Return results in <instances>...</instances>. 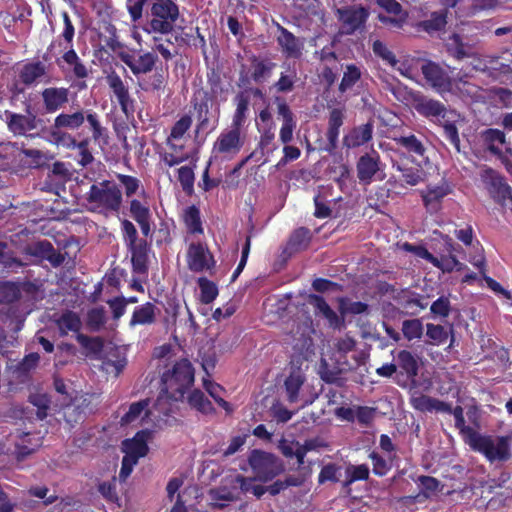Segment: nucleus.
Masks as SVG:
<instances>
[{
    "label": "nucleus",
    "mask_w": 512,
    "mask_h": 512,
    "mask_svg": "<svg viewBox=\"0 0 512 512\" xmlns=\"http://www.w3.org/2000/svg\"><path fill=\"white\" fill-rule=\"evenodd\" d=\"M121 204V190L111 181L104 180L93 184L86 194L88 210L104 216L117 213Z\"/></svg>",
    "instance_id": "obj_1"
},
{
    "label": "nucleus",
    "mask_w": 512,
    "mask_h": 512,
    "mask_svg": "<svg viewBox=\"0 0 512 512\" xmlns=\"http://www.w3.org/2000/svg\"><path fill=\"white\" fill-rule=\"evenodd\" d=\"M512 445V433L506 436H483L478 434L472 438L470 447L482 453L489 461L505 462L512 456L510 447Z\"/></svg>",
    "instance_id": "obj_2"
},
{
    "label": "nucleus",
    "mask_w": 512,
    "mask_h": 512,
    "mask_svg": "<svg viewBox=\"0 0 512 512\" xmlns=\"http://www.w3.org/2000/svg\"><path fill=\"white\" fill-rule=\"evenodd\" d=\"M194 372L191 363L182 359L174 364L162 376L163 387L171 393L174 400H182L185 390L193 383Z\"/></svg>",
    "instance_id": "obj_3"
},
{
    "label": "nucleus",
    "mask_w": 512,
    "mask_h": 512,
    "mask_svg": "<svg viewBox=\"0 0 512 512\" xmlns=\"http://www.w3.org/2000/svg\"><path fill=\"white\" fill-rule=\"evenodd\" d=\"M179 17V9L176 3L167 1H154L151 7L150 20L144 30L151 33L168 34Z\"/></svg>",
    "instance_id": "obj_4"
},
{
    "label": "nucleus",
    "mask_w": 512,
    "mask_h": 512,
    "mask_svg": "<svg viewBox=\"0 0 512 512\" xmlns=\"http://www.w3.org/2000/svg\"><path fill=\"white\" fill-rule=\"evenodd\" d=\"M246 141L243 129L230 126L218 135L212 147V157L219 160H232L241 151Z\"/></svg>",
    "instance_id": "obj_5"
},
{
    "label": "nucleus",
    "mask_w": 512,
    "mask_h": 512,
    "mask_svg": "<svg viewBox=\"0 0 512 512\" xmlns=\"http://www.w3.org/2000/svg\"><path fill=\"white\" fill-rule=\"evenodd\" d=\"M255 479L267 482L281 474L285 467L283 461L272 453L253 450L248 458Z\"/></svg>",
    "instance_id": "obj_6"
},
{
    "label": "nucleus",
    "mask_w": 512,
    "mask_h": 512,
    "mask_svg": "<svg viewBox=\"0 0 512 512\" xmlns=\"http://www.w3.org/2000/svg\"><path fill=\"white\" fill-rule=\"evenodd\" d=\"M87 120L93 133V138L98 139L102 135V126L98 115L93 111L77 110L73 113L58 114L53 123L54 129L77 130Z\"/></svg>",
    "instance_id": "obj_7"
},
{
    "label": "nucleus",
    "mask_w": 512,
    "mask_h": 512,
    "mask_svg": "<svg viewBox=\"0 0 512 512\" xmlns=\"http://www.w3.org/2000/svg\"><path fill=\"white\" fill-rule=\"evenodd\" d=\"M108 45L118 55L120 60L130 68L134 75L151 72L156 63L157 56L151 52L135 56L126 51L116 40H112Z\"/></svg>",
    "instance_id": "obj_8"
},
{
    "label": "nucleus",
    "mask_w": 512,
    "mask_h": 512,
    "mask_svg": "<svg viewBox=\"0 0 512 512\" xmlns=\"http://www.w3.org/2000/svg\"><path fill=\"white\" fill-rule=\"evenodd\" d=\"M481 179L495 201L512 209V189L497 172L492 169H484L481 172Z\"/></svg>",
    "instance_id": "obj_9"
},
{
    "label": "nucleus",
    "mask_w": 512,
    "mask_h": 512,
    "mask_svg": "<svg viewBox=\"0 0 512 512\" xmlns=\"http://www.w3.org/2000/svg\"><path fill=\"white\" fill-rule=\"evenodd\" d=\"M4 115L8 130L15 136H26L30 131L45 129L44 120L29 111L24 115L6 110Z\"/></svg>",
    "instance_id": "obj_10"
},
{
    "label": "nucleus",
    "mask_w": 512,
    "mask_h": 512,
    "mask_svg": "<svg viewBox=\"0 0 512 512\" xmlns=\"http://www.w3.org/2000/svg\"><path fill=\"white\" fill-rule=\"evenodd\" d=\"M421 71L427 83L437 93L444 96L446 93L452 92L455 78H452L448 71L439 64L428 61L422 65Z\"/></svg>",
    "instance_id": "obj_11"
},
{
    "label": "nucleus",
    "mask_w": 512,
    "mask_h": 512,
    "mask_svg": "<svg viewBox=\"0 0 512 512\" xmlns=\"http://www.w3.org/2000/svg\"><path fill=\"white\" fill-rule=\"evenodd\" d=\"M196 101V132L209 133L213 131L218 125L219 109L218 107L213 109V102L206 94H204L200 99L197 96Z\"/></svg>",
    "instance_id": "obj_12"
},
{
    "label": "nucleus",
    "mask_w": 512,
    "mask_h": 512,
    "mask_svg": "<svg viewBox=\"0 0 512 512\" xmlns=\"http://www.w3.org/2000/svg\"><path fill=\"white\" fill-rule=\"evenodd\" d=\"M481 138L491 153L506 161V167L510 170L511 164L507 160L512 156V146L506 141L504 132L499 129H487L481 133Z\"/></svg>",
    "instance_id": "obj_13"
},
{
    "label": "nucleus",
    "mask_w": 512,
    "mask_h": 512,
    "mask_svg": "<svg viewBox=\"0 0 512 512\" xmlns=\"http://www.w3.org/2000/svg\"><path fill=\"white\" fill-rule=\"evenodd\" d=\"M187 265L193 272L210 271L215 265V260L205 245L191 243L187 250Z\"/></svg>",
    "instance_id": "obj_14"
},
{
    "label": "nucleus",
    "mask_w": 512,
    "mask_h": 512,
    "mask_svg": "<svg viewBox=\"0 0 512 512\" xmlns=\"http://www.w3.org/2000/svg\"><path fill=\"white\" fill-rule=\"evenodd\" d=\"M337 15L343 24L345 32L347 34H352L364 26L369 16V12L364 7L352 6L337 9Z\"/></svg>",
    "instance_id": "obj_15"
},
{
    "label": "nucleus",
    "mask_w": 512,
    "mask_h": 512,
    "mask_svg": "<svg viewBox=\"0 0 512 512\" xmlns=\"http://www.w3.org/2000/svg\"><path fill=\"white\" fill-rule=\"evenodd\" d=\"M70 91L65 87H47L40 93L46 113L53 114L61 110L69 102Z\"/></svg>",
    "instance_id": "obj_16"
},
{
    "label": "nucleus",
    "mask_w": 512,
    "mask_h": 512,
    "mask_svg": "<svg viewBox=\"0 0 512 512\" xmlns=\"http://www.w3.org/2000/svg\"><path fill=\"white\" fill-rule=\"evenodd\" d=\"M149 436L150 432L148 430H142L136 433L132 439L123 441L122 450L125 453V457H130L135 461L144 457L148 452L147 440Z\"/></svg>",
    "instance_id": "obj_17"
},
{
    "label": "nucleus",
    "mask_w": 512,
    "mask_h": 512,
    "mask_svg": "<svg viewBox=\"0 0 512 512\" xmlns=\"http://www.w3.org/2000/svg\"><path fill=\"white\" fill-rule=\"evenodd\" d=\"M476 70L488 72L492 77L499 78L501 76L510 75L512 68L509 63L504 62L498 56L486 55L477 60L474 64Z\"/></svg>",
    "instance_id": "obj_18"
},
{
    "label": "nucleus",
    "mask_w": 512,
    "mask_h": 512,
    "mask_svg": "<svg viewBox=\"0 0 512 512\" xmlns=\"http://www.w3.org/2000/svg\"><path fill=\"white\" fill-rule=\"evenodd\" d=\"M47 67L42 62H31L24 64L19 70V78L25 85H33L37 82L48 83Z\"/></svg>",
    "instance_id": "obj_19"
},
{
    "label": "nucleus",
    "mask_w": 512,
    "mask_h": 512,
    "mask_svg": "<svg viewBox=\"0 0 512 512\" xmlns=\"http://www.w3.org/2000/svg\"><path fill=\"white\" fill-rule=\"evenodd\" d=\"M178 401L179 400H174L171 393L163 387L154 403L153 408L150 409V411H154V415H151V421H164V417L174 412L176 403Z\"/></svg>",
    "instance_id": "obj_20"
},
{
    "label": "nucleus",
    "mask_w": 512,
    "mask_h": 512,
    "mask_svg": "<svg viewBox=\"0 0 512 512\" xmlns=\"http://www.w3.org/2000/svg\"><path fill=\"white\" fill-rule=\"evenodd\" d=\"M415 110L422 116L431 120H440L445 117L446 107L440 101L419 97L415 100Z\"/></svg>",
    "instance_id": "obj_21"
},
{
    "label": "nucleus",
    "mask_w": 512,
    "mask_h": 512,
    "mask_svg": "<svg viewBox=\"0 0 512 512\" xmlns=\"http://www.w3.org/2000/svg\"><path fill=\"white\" fill-rule=\"evenodd\" d=\"M277 113L282 118V126L279 132L280 141L287 144L293 139V131L296 128V120L289 106L282 100H278Z\"/></svg>",
    "instance_id": "obj_22"
},
{
    "label": "nucleus",
    "mask_w": 512,
    "mask_h": 512,
    "mask_svg": "<svg viewBox=\"0 0 512 512\" xmlns=\"http://www.w3.org/2000/svg\"><path fill=\"white\" fill-rule=\"evenodd\" d=\"M148 405V400L132 403L129 410L121 418V423L137 425L146 422L148 419L151 420V415H154V411H150Z\"/></svg>",
    "instance_id": "obj_23"
},
{
    "label": "nucleus",
    "mask_w": 512,
    "mask_h": 512,
    "mask_svg": "<svg viewBox=\"0 0 512 512\" xmlns=\"http://www.w3.org/2000/svg\"><path fill=\"white\" fill-rule=\"evenodd\" d=\"M107 83L115 94L123 112L128 114L132 100L130 99L129 91L122 79L116 73H111L107 76Z\"/></svg>",
    "instance_id": "obj_24"
},
{
    "label": "nucleus",
    "mask_w": 512,
    "mask_h": 512,
    "mask_svg": "<svg viewBox=\"0 0 512 512\" xmlns=\"http://www.w3.org/2000/svg\"><path fill=\"white\" fill-rule=\"evenodd\" d=\"M450 193V188L446 183L435 186H428L427 190L422 192V198L425 206L431 212L439 208L440 201Z\"/></svg>",
    "instance_id": "obj_25"
},
{
    "label": "nucleus",
    "mask_w": 512,
    "mask_h": 512,
    "mask_svg": "<svg viewBox=\"0 0 512 512\" xmlns=\"http://www.w3.org/2000/svg\"><path fill=\"white\" fill-rule=\"evenodd\" d=\"M130 213L133 219L139 224L143 235L148 236L151 232V213L149 207L139 200L134 199L130 202Z\"/></svg>",
    "instance_id": "obj_26"
},
{
    "label": "nucleus",
    "mask_w": 512,
    "mask_h": 512,
    "mask_svg": "<svg viewBox=\"0 0 512 512\" xmlns=\"http://www.w3.org/2000/svg\"><path fill=\"white\" fill-rule=\"evenodd\" d=\"M131 253V261L133 269L137 273H145L147 271L148 262V245L146 241L140 240L139 243L128 247Z\"/></svg>",
    "instance_id": "obj_27"
},
{
    "label": "nucleus",
    "mask_w": 512,
    "mask_h": 512,
    "mask_svg": "<svg viewBox=\"0 0 512 512\" xmlns=\"http://www.w3.org/2000/svg\"><path fill=\"white\" fill-rule=\"evenodd\" d=\"M378 170V157L368 154L360 157L357 163V174L362 183L369 184Z\"/></svg>",
    "instance_id": "obj_28"
},
{
    "label": "nucleus",
    "mask_w": 512,
    "mask_h": 512,
    "mask_svg": "<svg viewBox=\"0 0 512 512\" xmlns=\"http://www.w3.org/2000/svg\"><path fill=\"white\" fill-rule=\"evenodd\" d=\"M55 323L59 329L61 336L67 335L69 332L77 333L80 331L82 322L77 313L72 311H66L61 314Z\"/></svg>",
    "instance_id": "obj_29"
},
{
    "label": "nucleus",
    "mask_w": 512,
    "mask_h": 512,
    "mask_svg": "<svg viewBox=\"0 0 512 512\" xmlns=\"http://www.w3.org/2000/svg\"><path fill=\"white\" fill-rule=\"evenodd\" d=\"M372 138V126L365 124L354 128L344 139V145L348 148H354L367 143Z\"/></svg>",
    "instance_id": "obj_30"
},
{
    "label": "nucleus",
    "mask_w": 512,
    "mask_h": 512,
    "mask_svg": "<svg viewBox=\"0 0 512 512\" xmlns=\"http://www.w3.org/2000/svg\"><path fill=\"white\" fill-rule=\"evenodd\" d=\"M278 43L283 52L289 57H299L302 50V43L288 30L281 28L278 36Z\"/></svg>",
    "instance_id": "obj_31"
},
{
    "label": "nucleus",
    "mask_w": 512,
    "mask_h": 512,
    "mask_svg": "<svg viewBox=\"0 0 512 512\" xmlns=\"http://www.w3.org/2000/svg\"><path fill=\"white\" fill-rule=\"evenodd\" d=\"M395 141L409 153H413L414 155L421 157L425 163H429L428 157L425 156L426 148L423 142L415 135H402L395 138Z\"/></svg>",
    "instance_id": "obj_32"
},
{
    "label": "nucleus",
    "mask_w": 512,
    "mask_h": 512,
    "mask_svg": "<svg viewBox=\"0 0 512 512\" xmlns=\"http://www.w3.org/2000/svg\"><path fill=\"white\" fill-rule=\"evenodd\" d=\"M309 303L315 309L316 314H319L323 316L325 319H327L331 326H339L340 318L321 296L311 295L309 298Z\"/></svg>",
    "instance_id": "obj_33"
},
{
    "label": "nucleus",
    "mask_w": 512,
    "mask_h": 512,
    "mask_svg": "<svg viewBox=\"0 0 512 512\" xmlns=\"http://www.w3.org/2000/svg\"><path fill=\"white\" fill-rule=\"evenodd\" d=\"M412 405L419 411H439V412H450V405L431 398L426 395H421L412 399Z\"/></svg>",
    "instance_id": "obj_34"
},
{
    "label": "nucleus",
    "mask_w": 512,
    "mask_h": 512,
    "mask_svg": "<svg viewBox=\"0 0 512 512\" xmlns=\"http://www.w3.org/2000/svg\"><path fill=\"white\" fill-rule=\"evenodd\" d=\"M155 309V306L149 302L136 307L130 320V326L152 324L155 321Z\"/></svg>",
    "instance_id": "obj_35"
},
{
    "label": "nucleus",
    "mask_w": 512,
    "mask_h": 512,
    "mask_svg": "<svg viewBox=\"0 0 512 512\" xmlns=\"http://www.w3.org/2000/svg\"><path fill=\"white\" fill-rule=\"evenodd\" d=\"M345 114L344 111L338 108L332 109L329 116V127L327 131V139L330 145L336 147L339 129L344 122Z\"/></svg>",
    "instance_id": "obj_36"
},
{
    "label": "nucleus",
    "mask_w": 512,
    "mask_h": 512,
    "mask_svg": "<svg viewBox=\"0 0 512 512\" xmlns=\"http://www.w3.org/2000/svg\"><path fill=\"white\" fill-rule=\"evenodd\" d=\"M305 378L301 371H293L285 381V388L288 400L295 403L299 400V391L304 384Z\"/></svg>",
    "instance_id": "obj_37"
},
{
    "label": "nucleus",
    "mask_w": 512,
    "mask_h": 512,
    "mask_svg": "<svg viewBox=\"0 0 512 512\" xmlns=\"http://www.w3.org/2000/svg\"><path fill=\"white\" fill-rule=\"evenodd\" d=\"M236 110L233 115L231 126L243 129L246 113L248 111L249 97L244 93H240L235 98Z\"/></svg>",
    "instance_id": "obj_38"
},
{
    "label": "nucleus",
    "mask_w": 512,
    "mask_h": 512,
    "mask_svg": "<svg viewBox=\"0 0 512 512\" xmlns=\"http://www.w3.org/2000/svg\"><path fill=\"white\" fill-rule=\"evenodd\" d=\"M395 359L397 361V367H400L408 377L414 378L417 375L418 364L409 351L401 350Z\"/></svg>",
    "instance_id": "obj_39"
},
{
    "label": "nucleus",
    "mask_w": 512,
    "mask_h": 512,
    "mask_svg": "<svg viewBox=\"0 0 512 512\" xmlns=\"http://www.w3.org/2000/svg\"><path fill=\"white\" fill-rule=\"evenodd\" d=\"M479 92L478 86L459 77L454 79L453 90L450 93L463 98L476 99L479 96Z\"/></svg>",
    "instance_id": "obj_40"
},
{
    "label": "nucleus",
    "mask_w": 512,
    "mask_h": 512,
    "mask_svg": "<svg viewBox=\"0 0 512 512\" xmlns=\"http://www.w3.org/2000/svg\"><path fill=\"white\" fill-rule=\"evenodd\" d=\"M188 403L203 414H210L214 411L212 403L200 390H194L188 396Z\"/></svg>",
    "instance_id": "obj_41"
},
{
    "label": "nucleus",
    "mask_w": 512,
    "mask_h": 512,
    "mask_svg": "<svg viewBox=\"0 0 512 512\" xmlns=\"http://www.w3.org/2000/svg\"><path fill=\"white\" fill-rule=\"evenodd\" d=\"M64 62L72 69L77 78H85L88 75L87 68L81 63L78 55L73 49L63 55Z\"/></svg>",
    "instance_id": "obj_42"
},
{
    "label": "nucleus",
    "mask_w": 512,
    "mask_h": 512,
    "mask_svg": "<svg viewBox=\"0 0 512 512\" xmlns=\"http://www.w3.org/2000/svg\"><path fill=\"white\" fill-rule=\"evenodd\" d=\"M360 77V69L355 65H348L346 67V70L344 71L343 78L339 85L340 92L344 93L347 90L351 89L360 79Z\"/></svg>",
    "instance_id": "obj_43"
},
{
    "label": "nucleus",
    "mask_w": 512,
    "mask_h": 512,
    "mask_svg": "<svg viewBox=\"0 0 512 512\" xmlns=\"http://www.w3.org/2000/svg\"><path fill=\"white\" fill-rule=\"evenodd\" d=\"M192 125V118L188 115L182 116L171 128L168 139L172 141H181L185 133L190 129Z\"/></svg>",
    "instance_id": "obj_44"
},
{
    "label": "nucleus",
    "mask_w": 512,
    "mask_h": 512,
    "mask_svg": "<svg viewBox=\"0 0 512 512\" xmlns=\"http://www.w3.org/2000/svg\"><path fill=\"white\" fill-rule=\"evenodd\" d=\"M339 311L345 316L347 314H362L368 310V305L363 302H353L347 298H339Z\"/></svg>",
    "instance_id": "obj_45"
},
{
    "label": "nucleus",
    "mask_w": 512,
    "mask_h": 512,
    "mask_svg": "<svg viewBox=\"0 0 512 512\" xmlns=\"http://www.w3.org/2000/svg\"><path fill=\"white\" fill-rule=\"evenodd\" d=\"M402 332L409 341L420 339L423 334L422 322L419 319L405 320L402 324Z\"/></svg>",
    "instance_id": "obj_46"
},
{
    "label": "nucleus",
    "mask_w": 512,
    "mask_h": 512,
    "mask_svg": "<svg viewBox=\"0 0 512 512\" xmlns=\"http://www.w3.org/2000/svg\"><path fill=\"white\" fill-rule=\"evenodd\" d=\"M233 482L235 484H238L240 489L244 493L250 492L253 495H255L257 498H260L266 492V487L261 486V485H254L252 479L246 478L242 475H237L234 478Z\"/></svg>",
    "instance_id": "obj_47"
},
{
    "label": "nucleus",
    "mask_w": 512,
    "mask_h": 512,
    "mask_svg": "<svg viewBox=\"0 0 512 512\" xmlns=\"http://www.w3.org/2000/svg\"><path fill=\"white\" fill-rule=\"evenodd\" d=\"M198 285L201 292V301L203 303L209 304L217 297L218 288L212 281L206 278H199Z\"/></svg>",
    "instance_id": "obj_48"
},
{
    "label": "nucleus",
    "mask_w": 512,
    "mask_h": 512,
    "mask_svg": "<svg viewBox=\"0 0 512 512\" xmlns=\"http://www.w3.org/2000/svg\"><path fill=\"white\" fill-rule=\"evenodd\" d=\"M311 238L310 230L304 227L298 228L290 237L289 244L294 250H301L307 247Z\"/></svg>",
    "instance_id": "obj_49"
},
{
    "label": "nucleus",
    "mask_w": 512,
    "mask_h": 512,
    "mask_svg": "<svg viewBox=\"0 0 512 512\" xmlns=\"http://www.w3.org/2000/svg\"><path fill=\"white\" fill-rule=\"evenodd\" d=\"M152 49L158 51L165 60H170L176 54L174 45L170 40H163L162 37L153 36Z\"/></svg>",
    "instance_id": "obj_50"
},
{
    "label": "nucleus",
    "mask_w": 512,
    "mask_h": 512,
    "mask_svg": "<svg viewBox=\"0 0 512 512\" xmlns=\"http://www.w3.org/2000/svg\"><path fill=\"white\" fill-rule=\"evenodd\" d=\"M184 221L188 230L192 233H201L202 226L199 211L196 207L191 206L185 210Z\"/></svg>",
    "instance_id": "obj_51"
},
{
    "label": "nucleus",
    "mask_w": 512,
    "mask_h": 512,
    "mask_svg": "<svg viewBox=\"0 0 512 512\" xmlns=\"http://www.w3.org/2000/svg\"><path fill=\"white\" fill-rule=\"evenodd\" d=\"M204 388L209 395L227 412H231L230 404L222 398L223 388L210 380H204Z\"/></svg>",
    "instance_id": "obj_52"
},
{
    "label": "nucleus",
    "mask_w": 512,
    "mask_h": 512,
    "mask_svg": "<svg viewBox=\"0 0 512 512\" xmlns=\"http://www.w3.org/2000/svg\"><path fill=\"white\" fill-rule=\"evenodd\" d=\"M347 480L345 485L359 480H366L369 476V468L365 464L361 465H349L346 468Z\"/></svg>",
    "instance_id": "obj_53"
},
{
    "label": "nucleus",
    "mask_w": 512,
    "mask_h": 512,
    "mask_svg": "<svg viewBox=\"0 0 512 512\" xmlns=\"http://www.w3.org/2000/svg\"><path fill=\"white\" fill-rule=\"evenodd\" d=\"M297 80V75L294 70L288 69L282 72L279 80L275 83V88L278 92H289L293 89L294 83Z\"/></svg>",
    "instance_id": "obj_54"
},
{
    "label": "nucleus",
    "mask_w": 512,
    "mask_h": 512,
    "mask_svg": "<svg viewBox=\"0 0 512 512\" xmlns=\"http://www.w3.org/2000/svg\"><path fill=\"white\" fill-rule=\"evenodd\" d=\"M275 64L267 61H260L254 64L252 77L256 82H262L270 77Z\"/></svg>",
    "instance_id": "obj_55"
},
{
    "label": "nucleus",
    "mask_w": 512,
    "mask_h": 512,
    "mask_svg": "<svg viewBox=\"0 0 512 512\" xmlns=\"http://www.w3.org/2000/svg\"><path fill=\"white\" fill-rule=\"evenodd\" d=\"M51 243L47 240L37 241L25 248L27 255L33 256L39 259H45L50 251Z\"/></svg>",
    "instance_id": "obj_56"
},
{
    "label": "nucleus",
    "mask_w": 512,
    "mask_h": 512,
    "mask_svg": "<svg viewBox=\"0 0 512 512\" xmlns=\"http://www.w3.org/2000/svg\"><path fill=\"white\" fill-rule=\"evenodd\" d=\"M212 499L217 501L220 507L225 506L226 502L235 501L238 496L235 490L227 489L225 487H220L218 489H214L211 491Z\"/></svg>",
    "instance_id": "obj_57"
},
{
    "label": "nucleus",
    "mask_w": 512,
    "mask_h": 512,
    "mask_svg": "<svg viewBox=\"0 0 512 512\" xmlns=\"http://www.w3.org/2000/svg\"><path fill=\"white\" fill-rule=\"evenodd\" d=\"M373 52L375 53V55L382 58L392 67H395L397 65V59L395 55L387 48V46L383 42L379 40L374 41Z\"/></svg>",
    "instance_id": "obj_58"
},
{
    "label": "nucleus",
    "mask_w": 512,
    "mask_h": 512,
    "mask_svg": "<svg viewBox=\"0 0 512 512\" xmlns=\"http://www.w3.org/2000/svg\"><path fill=\"white\" fill-rule=\"evenodd\" d=\"M427 336L434 344H443L448 338V333L441 325L427 324Z\"/></svg>",
    "instance_id": "obj_59"
},
{
    "label": "nucleus",
    "mask_w": 512,
    "mask_h": 512,
    "mask_svg": "<svg viewBox=\"0 0 512 512\" xmlns=\"http://www.w3.org/2000/svg\"><path fill=\"white\" fill-rule=\"evenodd\" d=\"M433 266L439 268L443 272H451L454 269L461 270V263L456 259L455 256H443L440 259L437 258V262H433Z\"/></svg>",
    "instance_id": "obj_60"
},
{
    "label": "nucleus",
    "mask_w": 512,
    "mask_h": 512,
    "mask_svg": "<svg viewBox=\"0 0 512 512\" xmlns=\"http://www.w3.org/2000/svg\"><path fill=\"white\" fill-rule=\"evenodd\" d=\"M178 180L184 191L190 192L194 184V172L188 166H182L178 169Z\"/></svg>",
    "instance_id": "obj_61"
},
{
    "label": "nucleus",
    "mask_w": 512,
    "mask_h": 512,
    "mask_svg": "<svg viewBox=\"0 0 512 512\" xmlns=\"http://www.w3.org/2000/svg\"><path fill=\"white\" fill-rule=\"evenodd\" d=\"M31 403L37 407L36 415L39 419H44L47 416L49 407V399L45 394H34L30 396Z\"/></svg>",
    "instance_id": "obj_62"
},
{
    "label": "nucleus",
    "mask_w": 512,
    "mask_h": 512,
    "mask_svg": "<svg viewBox=\"0 0 512 512\" xmlns=\"http://www.w3.org/2000/svg\"><path fill=\"white\" fill-rule=\"evenodd\" d=\"M121 228L127 247L139 243L140 240L137 239L136 227L131 221L124 219L121 223Z\"/></svg>",
    "instance_id": "obj_63"
},
{
    "label": "nucleus",
    "mask_w": 512,
    "mask_h": 512,
    "mask_svg": "<svg viewBox=\"0 0 512 512\" xmlns=\"http://www.w3.org/2000/svg\"><path fill=\"white\" fill-rule=\"evenodd\" d=\"M117 179L122 184L125 189V194L127 197L132 196L137 192L140 186V182L137 178L129 175L118 174Z\"/></svg>",
    "instance_id": "obj_64"
}]
</instances>
